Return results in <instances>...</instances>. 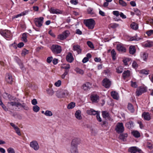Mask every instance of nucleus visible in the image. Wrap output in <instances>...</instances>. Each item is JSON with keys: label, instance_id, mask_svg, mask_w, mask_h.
Masks as SVG:
<instances>
[{"label": "nucleus", "instance_id": "18", "mask_svg": "<svg viewBox=\"0 0 153 153\" xmlns=\"http://www.w3.org/2000/svg\"><path fill=\"white\" fill-rule=\"evenodd\" d=\"M87 114L90 115H97V114H99L98 111H96L92 109L87 110Z\"/></svg>", "mask_w": 153, "mask_h": 153}, {"label": "nucleus", "instance_id": "8", "mask_svg": "<svg viewBox=\"0 0 153 153\" xmlns=\"http://www.w3.org/2000/svg\"><path fill=\"white\" fill-rule=\"evenodd\" d=\"M111 84V82L107 78H105L102 81V85L106 88H109Z\"/></svg>", "mask_w": 153, "mask_h": 153}, {"label": "nucleus", "instance_id": "28", "mask_svg": "<svg viewBox=\"0 0 153 153\" xmlns=\"http://www.w3.org/2000/svg\"><path fill=\"white\" fill-rule=\"evenodd\" d=\"M8 103L10 104V105L12 106H15L17 107L19 106H20L21 105V103L19 102H8Z\"/></svg>", "mask_w": 153, "mask_h": 153}, {"label": "nucleus", "instance_id": "36", "mask_svg": "<svg viewBox=\"0 0 153 153\" xmlns=\"http://www.w3.org/2000/svg\"><path fill=\"white\" fill-rule=\"evenodd\" d=\"M133 136L136 137H139L140 136V133L137 131H134L132 132Z\"/></svg>", "mask_w": 153, "mask_h": 153}, {"label": "nucleus", "instance_id": "6", "mask_svg": "<svg viewBox=\"0 0 153 153\" xmlns=\"http://www.w3.org/2000/svg\"><path fill=\"white\" fill-rule=\"evenodd\" d=\"M129 150L131 153H143L142 151L140 149L135 146L130 148Z\"/></svg>", "mask_w": 153, "mask_h": 153}, {"label": "nucleus", "instance_id": "9", "mask_svg": "<svg viewBox=\"0 0 153 153\" xmlns=\"http://www.w3.org/2000/svg\"><path fill=\"white\" fill-rule=\"evenodd\" d=\"M30 147L33 149L35 150H38L39 148V145L36 141H33L30 143Z\"/></svg>", "mask_w": 153, "mask_h": 153}, {"label": "nucleus", "instance_id": "37", "mask_svg": "<svg viewBox=\"0 0 153 153\" xmlns=\"http://www.w3.org/2000/svg\"><path fill=\"white\" fill-rule=\"evenodd\" d=\"M116 72L118 73H121L123 71V67L121 66L117 67L116 69Z\"/></svg>", "mask_w": 153, "mask_h": 153}, {"label": "nucleus", "instance_id": "30", "mask_svg": "<svg viewBox=\"0 0 153 153\" xmlns=\"http://www.w3.org/2000/svg\"><path fill=\"white\" fill-rule=\"evenodd\" d=\"M128 40L130 41H138L140 39L137 37V36H135L133 37H130L128 38Z\"/></svg>", "mask_w": 153, "mask_h": 153}, {"label": "nucleus", "instance_id": "32", "mask_svg": "<svg viewBox=\"0 0 153 153\" xmlns=\"http://www.w3.org/2000/svg\"><path fill=\"white\" fill-rule=\"evenodd\" d=\"M75 71L76 72L79 74L82 75L84 74V71L78 68H76L75 69Z\"/></svg>", "mask_w": 153, "mask_h": 153}, {"label": "nucleus", "instance_id": "58", "mask_svg": "<svg viewBox=\"0 0 153 153\" xmlns=\"http://www.w3.org/2000/svg\"><path fill=\"white\" fill-rule=\"evenodd\" d=\"M132 66L134 68H136L138 67V65L135 61H134L132 64Z\"/></svg>", "mask_w": 153, "mask_h": 153}, {"label": "nucleus", "instance_id": "57", "mask_svg": "<svg viewBox=\"0 0 153 153\" xmlns=\"http://www.w3.org/2000/svg\"><path fill=\"white\" fill-rule=\"evenodd\" d=\"M16 132V133L19 136L21 135V134L20 132V129L19 128L17 127V128H16V129H15Z\"/></svg>", "mask_w": 153, "mask_h": 153}, {"label": "nucleus", "instance_id": "42", "mask_svg": "<svg viewBox=\"0 0 153 153\" xmlns=\"http://www.w3.org/2000/svg\"><path fill=\"white\" fill-rule=\"evenodd\" d=\"M20 106H21L26 110H28L29 109V108L27 105L25 103H23L22 104L21 103V105Z\"/></svg>", "mask_w": 153, "mask_h": 153}, {"label": "nucleus", "instance_id": "62", "mask_svg": "<svg viewBox=\"0 0 153 153\" xmlns=\"http://www.w3.org/2000/svg\"><path fill=\"white\" fill-rule=\"evenodd\" d=\"M113 14L117 17L120 15L119 12L118 11H114L113 12Z\"/></svg>", "mask_w": 153, "mask_h": 153}, {"label": "nucleus", "instance_id": "2", "mask_svg": "<svg viewBox=\"0 0 153 153\" xmlns=\"http://www.w3.org/2000/svg\"><path fill=\"white\" fill-rule=\"evenodd\" d=\"M124 130V128L123 124L122 123H118L116 125L115 130L118 134L123 132Z\"/></svg>", "mask_w": 153, "mask_h": 153}, {"label": "nucleus", "instance_id": "20", "mask_svg": "<svg viewBox=\"0 0 153 153\" xmlns=\"http://www.w3.org/2000/svg\"><path fill=\"white\" fill-rule=\"evenodd\" d=\"M75 116L79 120H81L82 119L81 111L79 110H78L76 111L75 114Z\"/></svg>", "mask_w": 153, "mask_h": 153}, {"label": "nucleus", "instance_id": "50", "mask_svg": "<svg viewBox=\"0 0 153 153\" xmlns=\"http://www.w3.org/2000/svg\"><path fill=\"white\" fill-rule=\"evenodd\" d=\"M139 73L141 74H145L146 75L148 74H149L148 71L145 69L142 70L140 71Z\"/></svg>", "mask_w": 153, "mask_h": 153}, {"label": "nucleus", "instance_id": "14", "mask_svg": "<svg viewBox=\"0 0 153 153\" xmlns=\"http://www.w3.org/2000/svg\"><path fill=\"white\" fill-rule=\"evenodd\" d=\"M5 79L6 81L8 83L11 84L13 81V79L11 75L9 74H7L6 75Z\"/></svg>", "mask_w": 153, "mask_h": 153}, {"label": "nucleus", "instance_id": "53", "mask_svg": "<svg viewBox=\"0 0 153 153\" xmlns=\"http://www.w3.org/2000/svg\"><path fill=\"white\" fill-rule=\"evenodd\" d=\"M87 43L88 45L91 48H94V46L93 43L90 41L87 42Z\"/></svg>", "mask_w": 153, "mask_h": 153}, {"label": "nucleus", "instance_id": "54", "mask_svg": "<svg viewBox=\"0 0 153 153\" xmlns=\"http://www.w3.org/2000/svg\"><path fill=\"white\" fill-rule=\"evenodd\" d=\"M53 58L52 56L48 57L47 59V62L48 63H50L52 61Z\"/></svg>", "mask_w": 153, "mask_h": 153}, {"label": "nucleus", "instance_id": "31", "mask_svg": "<svg viewBox=\"0 0 153 153\" xmlns=\"http://www.w3.org/2000/svg\"><path fill=\"white\" fill-rule=\"evenodd\" d=\"M131 28L135 30H137L138 28V25L135 22L131 23Z\"/></svg>", "mask_w": 153, "mask_h": 153}, {"label": "nucleus", "instance_id": "40", "mask_svg": "<svg viewBox=\"0 0 153 153\" xmlns=\"http://www.w3.org/2000/svg\"><path fill=\"white\" fill-rule=\"evenodd\" d=\"M33 109L34 112H37L39 110L40 108L38 105H35L33 107Z\"/></svg>", "mask_w": 153, "mask_h": 153}, {"label": "nucleus", "instance_id": "27", "mask_svg": "<svg viewBox=\"0 0 153 153\" xmlns=\"http://www.w3.org/2000/svg\"><path fill=\"white\" fill-rule=\"evenodd\" d=\"M128 108L129 111L131 113H133L134 111V109L133 105L130 103H128Z\"/></svg>", "mask_w": 153, "mask_h": 153}, {"label": "nucleus", "instance_id": "1", "mask_svg": "<svg viewBox=\"0 0 153 153\" xmlns=\"http://www.w3.org/2000/svg\"><path fill=\"white\" fill-rule=\"evenodd\" d=\"M84 23L89 29L91 30L94 28L95 24L94 20L92 19L85 20Z\"/></svg>", "mask_w": 153, "mask_h": 153}, {"label": "nucleus", "instance_id": "10", "mask_svg": "<svg viewBox=\"0 0 153 153\" xmlns=\"http://www.w3.org/2000/svg\"><path fill=\"white\" fill-rule=\"evenodd\" d=\"M117 48L120 52L124 53L126 52V48L121 44H117Z\"/></svg>", "mask_w": 153, "mask_h": 153}, {"label": "nucleus", "instance_id": "59", "mask_svg": "<svg viewBox=\"0 0 153 153\" xmlns=\"http://www.w3.org/2000/svg\"><path fill=\"white\" fill-rule=\"evenodd\" d=\"M21 69L23 71H24L25 69V68L24 67L23 64L22 62H20L19 63Z\"/></svg>", "mask_w": 153, "mask_h": 153}, {"label": "nucleus", "instance_id": "23", "mask_svg": "<svg viewBox=\"0 0 153 153\" xmlns=\"http://www.w3.org/2000/svg\"><path fill=\"white\" fill-rule=\"evenodd\" d=\"M80 142V139L79 138H75L73 140L71 144L77 146V145Z\"/></svg>", "mask_w": 153, "mask_h": 153}, {"label": "nucleus", "instance_id": "21", "mask_svg": "<svg viewBox=\"0 0 153 153\" xmlns=\"http://www.w3.org/2000/svg\"><path fill=\"white\" fill-rule=\"evenodd\" d=\"M91 98L92 101L94 102H97V100L99 99V96L96 94L91 95Z\"/></svg>", "mask_w": 153, "mask_h": 153}, {"label": "nucleus", "instance_id": "45", "mask_svg": "<svg viewBox=\"0 0 153 153\" xmlns=\"http://www.w3.org/2000/svg\"><path fill=\"white\" fill-rule=\"evenodd\" d=\"M102 116L104 118H106L109 116L108 113L106 111H102Z\"/></svg>", "mask_w": 153, "mask_h": 153}, {"label": "nucleus", "instance_id": "46", "mask_svg": "<svg viewBox=\"0 0 153 153\" xmlns=\"http://www.w3.org/2000/svg\"><path fill=\"white\" fill-rule=\"evenodd\" d=\"M29 53V51L24 48L22 51V56H25V55L28 54Z\"/></svg>", "mask_w": 153, "mask_h": 153}, {"label": "nucleus", "instance_id": "16", "mask_svg": "<svg viewBox=\"0 0 153 153\" xmlns=\"http://www.w3.org/2000/svg\"><path fill=\"white\" fill-rule=\"evenodd\" d=\"M91 86V85L90 83L87 82L82 85V88L84 90L87 91L89 89Z\"/></svg>", "mask_w": 153, "mask_h": 153}, {"label": "nucleus", "instance_id": "51", "mask_svg": "<svg viewBox=\"0 0 153 153\" xmlns=\"http://www.w3.org/2000/svg\"><path fill=\"white\" fill-rule=\"evenodd\" d=\"M119 26V24L116 23H112L110 25V26L111 28H115L118 27Z\"/></svg>", "mask_w": 153, "mask_h": 153}, {"label": "nucleus", "instance_id": "43", "mask_svg": "<svg viewBox=\"0 0 153 153\" xmlns=\"http://www.w3.org/2000/svg\"><path fill=\"white\" fill-rule=\"evenodd\" d=\"M111 53L113 59L114 60L116 59L115 55H116V53L114 49H113L111 51Z\"/></svg>", "mask_w": 153, "mask_h": 153}, {"label": "nucleus", "instance_id": "52", "mask_svg": "<svg viewBox=\"0 0 153 153\" xmlns=\"http://www.w3.org/2000/svg\"><path fill=\"white\" fill-rule=\"evenodd\" d=\"M119 4L123 6H125L126 5V3L123 0H119Z\"/></svg>", "mask_w": 153, "mask_h": 153}, {"label": "nucleus", "instance_id": "11", "mask_svg": "<svg viewBox=\"0 0 153 153\" xmlns=\"http://www.w3.org/2000/svg\"><path fill=\"white\" fill-rule=\"evenodd\" d=\"M69 33V32L68 30L63 32L59 35V38L60 39L63 40L66 39L68 36Z\"/></svg>", "mask_w": 153, "mask_h": 153}, {"label": "nucleus", "instance_id": "15", "mask_svg": "<svg viewBox=\"0 0 153 153\" xmlns=\"http://www.w3.org/2000/svg\"><path fill=\"white\" fill-rule=\"evenodd\" d=\"M142 116L144 120L149 121L151 119L150 114L149 113L144 112L142 114Z\"/></svg>", "mask_w": 153, "mask_h": 153}, {"label": "nucleus", "instance_id": "29", "mask_svg": "<svg viewBox=\"0 0 153 153\" xmlns=\"http://www.w3.org/2000/svg\"><path fill=\"white\" fill-rule=\"evenodd\" d=\"M129 52L130 53L132 54H133L135 53L136 50L134 46L131 45L130 47Z\"/></svg>", "mask_w": 153, "mask_h": 153}, {"label": "nucleus", "instance_id": "19", "mask_svg": "<svg viewBox=\"0 0 153 153\" xmlns=\"http://www.w3.org/2000/svg\"><path fill=\"white\" fill-rule=\"evenodd\" d=\"M70 151L71 153H78L77 146L71 144Z\"/></svg>", "mask_w": 153, "mask_h": 153}, {"label": "nucleus", "instance_id": "25", "mask_svg": "<svg viewBox=\"0 0 153 153\" xmlns=\"http://www.w3.org/2000/svg\"><path fill=\"white\" fill-rule=\"evenodd\" d=\"M52 52L55 54L57 53V45H53L51 48Z\"/></svg>", "mask_w": 153, "mask_h": 153}, {"label": "nucleus", "instance_id": "61", "mask_svg": "<svg viewBox=\"0 0 153 153\" xmlns=\"http://www.w3.org/2000/svg\"><path fill=\"white\" fill-rule=\"evenodd\" d=\"M153 33V30H150L148 31H147L146 32V33L147 34V35L149 36H151L152 35Z\"/></svg>", "mask_w": 153, "mask_h": 153}, {"label": "nucleus", "instance_id": "49", "mask_svg": "<svg viewBox=\"0 0 153 153\" xmlns=\"http://www.w3.org/2000/svg\"><path fill=\"white\" fill-rule=\"evenodd\" d=\"M6 94L10 100L11 101L14 100L15 98L14 97L7 93H6Z\"/></svg>", "mask_w": 153, "mask_h": 153}, {"label": "nucleus", "instance_id": "34", "mask_svg": "<svg viewBox=\"0 0 153 153\" xmlns=\"http://www.w3.org/2000/svg\"><path fill=\"white\" fill-rule=\"evenodd\" d=\"M128 134L126 133L120 135L119 138L121 140H124L127 137Z\"/></svg>", "mask_w": 153, "mask_h": 153}, {"label": "nucleus", "instance_id": "26", "mask_svg": "<svg viewBox=\"0 0 153 153\" xmlns=\"http://www.w3.org/2000/svg\"><path fill=\"white\" fill-rule=\"evenodd\" d=\"M144 47H151L153 46V43L152 42L147 41L143 44Z\"/></svg>", "mask_w": 153, "mask_h": 153}, {"label": "nucleus", "instance_id": "44", "mask_svg": "<svg viewBox=\"0 0 153 153\" xmlns=\"http://www.w3.org/2000/svg\"><path fill=\"white\" fill-rule=\"evenodd\" d=\"M148 56V54L145 53H143L141 56L142 57L144 61H146L147 59Z\"/></svg>", "mask_w": 153, "mask_h": 153}, {"label": "nucleus", "instance_id": "47", "mask_svg": "<svg viewBox=\"0 0 153 153\" xmlns=\"http://www.w3.org/2000/svg\"><path fill=\"white\" fill-rule=\"evenodd\" d=\"M47 93L50 95H52L54 93V91L51 88H49L47 89Z\"/></svg>", "mask_w": 153, "mask_h": 153}, {"label": "nucleus", "instance_id": "22", "mask_svg": "<svg viewBox=\"0 0 153 153\" xmlns=\"http://www.w3.org/2000/svg\"><path fill=\"white\" fill-rule=\"evenodd\" d=\"M112 97L115 99L118 100L119 98V96L118 93L116 91H112L111 93Z\"/></svg>", "mask_w": 153, "mask_h": 153}, {"label": "nucleus", "instance_id": "56", "mask_svg": "<svg viewBox=\"0 0 153 153\" xmlns=\"http://www.w3.org/2000/svg\"><path fill=\"white\" fill-rule=\"evenodd\" d=\"M8 153H15L14 149L12 148H9L7 149Z\"/></svg>", "mask_w": 153, "mask_h": 153}, {"label": "nucleus", "instance_id": "13", "mask_svg": "<svg viewBox=\"0 0 153 153\" xmlns=\"http://www.w3.org/2000/svg\"><path fill=\"white\" fill-rule=\"evenodd\" d=\"M73 50L74 51H76L79 54L81 53L82 49L80 46L78 45H73Z\"/></svg>", "mask_w": 153, "mask_h": 153}, {"label": "nucleus", "instance_id": "4", "mask_svg": "<svg viewBox=\"0 0 153 153\" xmlns=\"http://www.w3.org/2000/svg\"><path fill=\"white\" fill-rule=\"evenodd\" d=\"M44 18L42 17L35 18L34 21L35 25L37 27H40L42 25L43 22Z\"/></svg>", "mask_w": 153, "mask_h": 153}, {"label": "nucleus", "instance_id": "24", "mask_svg": "<svg viewBox=\"0 0 153 153\" xmlns=\"http://www.w3.org/2000/svg\"><path fill=\"white\" fill-rule=\"evenodd\" d=\"M126 126L129 129L132 128L134 126V123L132 121H129L126 123Z\"/></svg>", "mask_w": 153, "mask_h": 153}, {"label": "nucleus", "instance_id": "55", "mask_svg": "<svg viewBox=\"0 0 153 153\" xmlns=\"http://www.w3.org/2000/svg\"><path fill=\"white\" fill-rule=\"evenodd\" d=\"M131 86L134 88H136L137 87V85L135 82H133L132 81H131Z\"/></svg>", "mask_w": 153, "mask_h": 153}, {"label": "nucleus", "instance_id": "38", "mask_svg": "<svg viewBox=\"0 0 153 153\" xmlns=\"http://www.w3.org/2000/svg\"><path fill=\"white\" fill-rule=\"evenodd\" d=\"M49 11L51 13H57V10L56 9H55L53 7H51L49 10Z\"/></svg>", "mask_w": 153, "mask_h": 153}, {"label": "nucleus", "instance_id": "63", "mask_svg": "<svg viewBox=\"0 0 153 153\" xmlns=\"http://www.w3.org/2000/svg\"><path fill=\"white\" fill-rule=\"evenodd\" d=\"M147 147L150 149H152L153 148L152 144L151 143L148 142L147 143Z\"/></svg>", "mask_w": 153, "mask_h": 153}, {"label": "nucleus", "instance_id": "17", "mask_svg": "<svg viewBox=\"0 0 153 153\" xmlns=\"http://www.w3.org/2000/svg\"><path fill=\"white\" fill-rule=\"evenodd\" d=\"M130 76V71L129 70L125 71L122 74V76L124 79L128 78Z\"/></svg>", "mask_w": 153, "mask_h": 153}, {"label": "nucleus", "instance_id": "41", "mask_svg": "<svg viewBox=\"0 0 153 153\" xmlns=\"http://www.w3.org/2000/svg\"><path fill=\"white\" fill-rule=\"evenodd\" d=\"M44 114L46 116L49 117L52 116L53 115L52 112L49 110H46L44 113Z\"/></svg>", "mask_w": 153, "mask_h": 153}, {"label": "nucleus", "instance_id": "48", "mask_svg": "<svg viewBox=\"0 0 153 153\" xmlns=\"http://www.w3.org/2000/svg\"><path fill=\"white\" fill-rule=\"evenodd\" d=\"M87 12L89 14H94V11L92 8L89 7L87 9Z\"/></svg>", "mask_w": 153, "mask_h": 153}, {"label": "nucleus", "instance_id": "39", "mask_svg": "<svg viewBox=\"0 0 153 153\" xmlns=\"http://www.w3.org/2000/svg\"><path fill=\"white\" fill-rule=\"evenodd\" d=\"M75 106V103L74 102H71L67 106L69 109H72Z\"/></svg>", "mask_w": 153, "mask_h": 153}, {"label": "nucleus", "instance_id": "35", "mask_svg": "<svg viewBox=\"0 0 153 153\" xmlns=\"http://www.w3.org/2000/svg\"><path fill=\"white\" fill-rule=\"evenodd\" d=\"M27 34H28L24 33L22 34V40L25 42L27 41Z\"/></svg>", "mask_w": 153, "mask_h": 153}, {"label": "nucleus", "instance_id": "3", "mask_svg": "<svg viewBox=\"0 0 153 153\" xmlns=\"http://www.w3.org/2000/svg\"><path fill=\"white\" fill-rule=\"evenodd\" d=\"M68 94L67 91L65 89H60L58 91V98L65 97L68 96Z\"/></svg>", "mask_w": 153, "mask_h": 153}, {"label": "nucleus", "instance_id": "7", "mask_svg": "<svg viewBox=\"0 0 153 153\" xmlns=\"http://www.w3.org/2000/svg\"><path fill=\"white\" fill-rule=\"evenodd\" d=\"M146 89L142 87H140L138 88L137 89L136 92V95L137 96H139L142 94L146 92Z\"/></svg>", "mask_w": 153, "mask_h": 153}, {"label": "nucleus", "instance_id": "5", "mask_svg": "<svg viewBox=\"0 0 153 153\" xmlns=\"http://www.w3.org/2000/svg\"><path fill=\"white\" fill-rule=\"evenodd\" d=\"M0 34L4 37L6 38H9L11 36V33L9 30H0Z\"/></svg>", "mask_w": 153, "mask_h": 153}, {"label": "nucleus", "instance_id": "12", "mask_svg": "<svg viewBox=\"0 0 153 153\" xmlns=\"http://www.w3.org/2000/svg\"><path fill=\"white\" fill-rule=\"evenodd\" d=\"M66 59L68 62L71 63L74 60V57L72 53L69 52L66 56Z\"/></svg>", "mask_w": 153, "mask_h": 153}, {"label": "nucleus", "instance_id": "33", "mask_svg": "<svg viewBox=\"0 0 153 153\" xmlns=\"http://www.w3.org/2000/svg\"><path fill=\"white\" fill-rule=\"evenodd\" d=\"M61 68L66 70L70 68V65L69 64H62L61 65Z\"/></svg>", "mask_w": 153, "mask_h": 153}, {"label": "nucleus", "instance_id": "60", "mask_svg": "<svg viewBox=\"0 0 153 153\" xmlns=\"http://www.w3.org/2000/svg\"><path fill=\"white\" fill-rule=\"evenodd\" d=\"M135 14L137 15H140V11L138 9H135L134 10Z\"/></svg>", "mask_w": 153, "mask_h": 153}, {"label": "nucleus", "instance_id": "64", "mask_svg": "<svg viewBox=\"0 0 153 153\" xmlns=\"http://www.w3.org/2000/svg\"><path fill=\"white\" fill-rule=\"evenodd\" d=\"M31 103L33 105H35L37 103V102L36 99H34L32 100Z\"/></svg>", "mask_w": 153, "mask_h": 153}]
</instances>
